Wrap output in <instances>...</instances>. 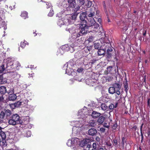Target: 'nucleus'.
<instances>
[{
	"label": "nucleus",
	"instance_id": "nucleus-1",
	"mask_svg": "<svg viewBox=\"0 0 150 150\" xmlns=\"http://www.w3.org/2000/svg\"><path fill=\"white\" fill-rule=\"evenodd\" d=\"M8 123L9 125H15L18 124L23 125L24 123L20 119L19 115L17 114H13L9 120Z\"/></svg>",
	"mask_w": 150,
	"mask_h": 150
},
{
	"label": "nucleus",
	"instance_id": "nucleus-2",
	"mask_svg": "<svg viewBox=\"0 0 150 150\" xmlns=\"http://www.w3.org/2000/svg\"><path fill=\"white\" fill-rule=\"evenodd\" d=\"M88 22H87L86 25L88 27H92V28L93 31L96 32L98 31V28L99 25L98 24L96 23V21L93 18H90L89 19L88 18Z\"/></svg>",
	"mask_w": 150,
	"mask_h": 150
},
{
	"label": "nucleus",
	"instance_id": "nucleus-3",
	"mask_svg": "<svg viewBox=\"0 0 150 150\" xmlns=\"http://www.w3.org/2000/svg\"><path fill=\"white\" fill-rule=\"evenodd\" d=\"M67 5L66 7H68L69 10L71 8H73L74 11L76 12L79 10L80 7L79 6L76 5L75 0H67Z\"/></svg>",
	"mask_w": 150,
	"mask_h": 150
},
{
	"label": "nucleus",
	"instance_id": "nucleus-4",
	"mask_svg": "<svg viewBox=\"0 0 150 150\" xmlns=\"http://www.w3.org/2000/svg\"><path fill=\"white\" fill-rule=\"evenodd\" d=\"M87 22L84 21L83 23L79 24L80 29H78L81 35L86 34L87 32V29L88 27L86 25Z\"/></svg>",
	"mask_w": 150,
	"mask_h": 150
},
{
	"label": "nucleus",
	"instance_id": "nucleus-5",
	"mask_svg": "<svg viewBox=\"0 0 150 150\" xmlns=\"http://www.w3.org/2000/svg\"><path fill=\"white\" fill-rule=\"evenodd\" d=\"M12 114L11 111L8 109H4V111H1L0 113V118L1 119H6L9 117Z\"/></svg>",
	"mask_w": 150,
	"mask_h": 150
},
{
	"label": "nucleus",
	"instance_id": "nucleus-6",
	"mask_svg": "<svg viewBox=\"0 0 150 150\" xmlns=\"http://www.w3.org/2000/svg\"><path fill=\"white\" fill-rule=\"evenodd\" d=\"M70 20L67 18H61L59 19L57 22V24L61 26L63 25H68L70 23Z\"/></svg>",
	"mask_w": 150,
	"mask_h": 150
},
{
	"label": "nucleus",
	"instance_id": "nucleus-7",
	"mask_svg": "<svg viewBox=\"0 0 150 150\" xmlns=\"http://www.w3.org/2000/svg\"><path fill=\"white\" fill-rule=\"evenodd\" d=\"M12 93H10L11 92L10 91H8L7 93L9 94V96L8 97V100L10 101H13L15 100L17 98V97L16 95L14 94V90L12 89L11 90Z\"/></svg>",
	"mask_w": 150,
	"mask_h": 150
},
{
	"label": "nucleus",
	"instance_id": "nucleus-8",
	"mask_svg": "<svg viewBox=\"0 0 150 150\" xmlns=\"http://www.w3.org/2000/svg\"><path fill=\"white\" fill-rule=\"evenodd\" d=\"M96 12V13H97V11L95 7L90 8L87 12L88 17L90 18H92L95 16Z\"/></svg>",
	"mask_w": 150,
	"mask_h": 150
},
{
	"label": "nucleus",
	"instance_id": "nucleus-9",
	"mask_svg": "<svg viewBox=\"0 0 150 150\" xmlns=\"http://www.w3.org/2000/svg\"><path fill=\"white\" fill-rule=\"evenodd\" d=\"M104 44L102 46V48H104L106 50L108 48L110 47L111 45L110 43V41L108 38H105L104 40Z\"/></svg>",
	"mask_w": 150,
	"mask_h": 150
},
{
	"label": "nucleus",
	"instance_id": "nucleus-10",
	"mask_svg": "<svg viewBox=\"0 0 150 150\" xmlns=\"http://www.w3.org/2000/svg\"><path fill=\"white\" fill-rule=\"evenodd\" d=\"M87 13L86 12H82L81 13L79 16V18L81 21L80 23H83L84 21L87 22L85 19L87 18Z\"/></svg>",
	"mask_w": 150,
	"mask_h": 150
},
{
	"label": "nucleus",
	"instance_id": "nucleus-11",
	"mask_svg": "<svg viewBox=\"0 0 150 150\" xmlns=\"http://www.w3.org/2000/svg\"><path fill=\"white\" fill-rule=\"evenodd\" d=\"M97 133L96 130L94 128H91L89 129L88 131V134L92 137L96 136Z\"/></svg>",
	"mask_w": 150,
	"mask_h": 150
},
{
	"label": "nucleus",
	"instance_id": "nucleus-12",
	"mask_svg": "<svg viewBox=\"0 0 150 150\" xmlns=\"http://www.w3.org/2000/svg\"><path fill=\"white\" fill-rule=\"evenodd\" d=\"M81 35L79 31V30L78 29H75L74 32H73L72 34V37L73 38L75 39L77 37H79Z\"/></svg>",
	"mask_w": 150,
	"mask_h": 150
},
{
	"label": "nucleus",
	"instance_id": "nucleus-13",
	"mask_svg": "<svg viewBox=\"0 0 150 150\" xmlns=\"http://www.w3.org/2000/svg\"><path fill=\"white\" fill-rule=\"evenodd\" d=\"M58 6L59 7L61 6H63L64 8H65L67 11H69L68 7H66L65 5H67V3L66 2L65 0H61L59 1L57 3Z\"/></svg>",
	"mask_w": 150,
	"mask_h": 150
},
{
	"label": "nucleus",
	"instance_id": "nucleus-14",
	"mask_svg": "<svg viewBox=\"0 0 150 150\" xmlns=\"http://www.w3.org/2000/svg\"><path fill=\"white\" fill-rule=\"evenodd\" d=\"M67 45H63L61 49L58 50V52H60L61 54H62L64 51H68L69 50V48L67 47Z\"/></svg>",
	"mask_w": 150,
	"mask_h": 150
},
{
	"label": "nucleus",
	"instance_id": "nucleus-15",
	"mask_svg": "<svg viewBox=\"0 0 150 150\" xmlns=\"http://www.w3.org/2000/svg\"><path fill=\"white\" fill-rule=\"evenodd\" d=\"M90 142V140L89 139H84L80 143V145L81 146H86V145L88 144Z\"/></svg>",
	"mask_w": 150,
	"mask_h": 150
},
{
	"label": "nucleus",
	"instance_id": "nucleus-16",
	"mask_svg": "<svg viewBox=\"0 0 150 150\" xmlns=\"http://www.w3.org/2000/svg\"><path fill=\"white\" fill-rule=\"evenodd\" d=\"M14 66H6V69L7 72H14L16 71Z\"/></svg>",
	"mask_w": 150,
	"mask_h": 150
},
{
	"label": "nucleus",
	"instance_id": "nucleus-17",
	"mask_svg": "<svg viewBox=\"0 0 150 150\" xmlns=\"http://www.w3.org/2000/svg\"><path fill=\"white\" fill-rule=\"evenodd\" d=\"M120 140V138L119 139L117 137H115L112 141V142L113 146L115 147L118 146H119L118 141Z\"/></svg>",
	"mask_w": 150,
	"mask_h": 150
},
{
	"label": "nucleus",
	"instance_id": "nucleus-18",
	"mask_svg": "<svg viewBox=\"0 0 150 150\" xmlns=\"http://www.w3.org/2000/svg\"><path fill=\"white\" fill-rule=\"evenodd\" d=\"M7 92L6 87L3 86L0 87V93L1 95H4Z\"/></svg>",
	"mask_w": 150,
	"mask_h": 150
},
{
	"label": "nucleus",
	"instance_id": "nucleus-19",
	"mask_svg": "<svg viewBox=\"0 0 150 150\" xmlns=\"http://www.w3.org/2000/svg\"><path fill=\"white\" fill-rule=\"evenodd\" d=\"M86 83L90 86H93L96 85V83L91 79H86Z\"/></svg>",
	"mask_w": 150,
	"mask_h": 150
},
{
	"label": "nucleus",
	"instance_id": "nucleus-20",
	"mask_svg": "<svg viewBox=\"0 0 150 150\" xmlns=\"http://www.w3.org/2000/svg\"><path fill=\"white\" fill-rule=\"evenodd\" d=\"M77 16V14H74L71 16V17L70 19H68L70 20L69 21L70 23H69V24H72L74 23V21L76 19Z\"/></svg>",
	"mask_w": 150,
	"mask_h": 150
},
{
	"label": "nucleus",
	"instance_id": "nucleus-21",
	"mask_svg": "<svg viewBox=\"0 0 150 150\" xmlns=\"http://www.w3.org/2000/svg\"><path fill=\"white\" fill-rule=\"evenodd\" d=\"M100 115V114L96 111H93L91 115L93 117L96 118L99 117Z\"/></svg>",
	"mask_w": 150,
	"mask_h": 150
},
{
	"label": "nucleus",
	"instance_id": "nucleus-22",
	"mask_svg": "<svg viewBox=\"0 0 150 150\" xmlns=\"http://www.w3.org/2000/svg\"><path fill=\"white\" fill-rule=\"evenodd\" d=\"M105 117L103 116L99 117L97 120V122L99 124H102L104 121Z\"/></svg>",
	"mask_w": 150,
	"mask_h": 150
},
{
	"label": "nucleus",
	"instance_id": "nucleus-23",
	"mask_svg": "<svg viewBox=\"0 0 150 150\" xmlns=\"http://www.w3.org/2000/svg\"><path fill=\"white\" fill-rule=\"evenodd\" d=\"M73 70L72 68L70 67L69 66H67L66 72L69 75L71 74Z\"/></svg>",
	"mask_w": 150,
	"mask_h": 150
},
{
	"label": "nucleus",
	"instance_id": "nucleus-24",
	"mask_svg": "<svg viewBox=\"0 0 150 150\" xmlns=\"http://www.w3.org/2000/svg\"><path fill=\"white\" fill-rule=\"evenodd\" d=\"M97 122L95 120L90 121L88 123V126L95 127L97 125Z\"/></svg>",
	"mask_w": 150,
	"mask_h": 150
},
{
	"label": "nucleus",
	"instance_id": "nucleus-25",
	"mask_svg": "<svg viewBox=\"0 0 150 150\" xmlns=\"http://www.w3.org/2000/svg\"><path fill=\"white\" fill-rule=\"evenodd\" d=\"M112 86L115 90H120L121 88V86L119 83H115Z\"/></svg>",
	"mask_w": 150,
	"mask_h": 150
},
{
	"label": "nucleus",
	"instance_id": "nucleus-26",
	"mask_svg": "<svg viewBox=\"0 0 150 150\" xmlns=\"http://www.w3.org/2000/svg\"><path fill=\"white\" fill-rule=\"evenodd\" d=\"M106 50L103 48V49H99L98 50V52L99 55H103L105 53Z\"/></svg>",
	"mask_w": 150,
	"mask_h": 150
},
{
	"label": "nucleus",
	"instance_id": "nucleus-27",
	"mask_svg": "<svg viewBox=\"0 0 150 150\" xmlns=\"http://www.w3.org/2000/svg\"><path fill=\"white\" fill-rule=\"evenodd\" d=\"M74 65H76V64H75V62H74L73 60L71 59L68 62H67L65 64V65H67V66H74Z\"/></svg>",
	"mask_w": 150,
	"mask_h": 150
},
{
	"label": "nucleus",
	"instance_id": "nucleus-28",
	"mask_svg": "<svg viewBox=\"0 0 150 150\" xmlns=\"http://www.w3.org/2000/svg\"><path fill=\"white\" fill-rule=\"evenodd\" d=\"M123 86L125 88V90L126 93H127L129 89L128 83L127 81L125 82H124L123 84Z\"/></svg>",
	"mask_w": 150,
	"mask_h": 150
},
{
	"label": "nucleus",
	"instance_id": "nucleus-29",
	"mask_svg": "<svg viewBox=\"0 0 150 150\" xmlns=\"http://www.w3.org/2000/svg\"><path fill=\"white\" fill-rule=\"evenodd\" d=\"M109 92L110 93L113 94L116 92V90L114 88L112 87H110L109 88L108 90Z\"/></svg>",
	"mask_w": 150,
	"mask_h": 150
},
{
	"label": "nucleus",
	"instance_id": "nucleus-30",
	"mask_svg": "<svg viewBox=\"0 0 150 150\" xmlns=\"http://www.w3.org/2000/svg\"><path fill=\"white\" fill-rule=\"evenodd\" d=\"M115 66H108L107 68V69L105 70V74H108V73L111 74V69H112V67H115Z\"/></svg>",
	"mask_w": 150,
	"mask_h": 150
},
{
	"label": "nucleus",
	"instance_id": "nucleus-31",
	"mask_svg": "<svg viewBox=\"0 0 150 150\" xmlns=\"http://www.w3.org/2000/svg\"><path fill=\"white\" fill-rule=\"evenodd\" d=\"M7 145V142H6V139H2L0 145L2 146L5 147Z\"/></svg>",
	"mask_w": 150,
	"mask_h": 150
},
{
	"label": "nucleus",
	"instance_id": "nucleus-32",
	"mask_svg": "<svg viewBox=\"0 0 150 150\" xmlns=\"http://www.w3.org/2000/svg\"><path fill=\"white\" fill-rule=\"evenodd\" d=\"M98 61L97 60H91L90 61V62L89 63L90 65H95L98 66V64L97 62Z\"/></svg>",
	"mask_w": 150,
	"mask_h": 150
},
{
	"label": "nucleus",
	"instance_id": "nucleus-33",
	"mask_svg": "<svg viewBox=\"0 0 150 150\" xmlns=\"http://www.w3.org/2000/svg\"><path fill=\"white\" fill-rule=\"evenodd\" d=\"M22 102L20 100L17 101L14 104V106L15 107H18L20 105H22Z\"/></svg>",
	"mask_w": 150,
	"mask_h": 150
},
{
	"label": "nucleus",
	"instance_id": "nucleus-34",
	"mask_svg": "<svg viewBox=\"0 0 150 150\" xmlns=\"http://www.w3.org/2000/svg\"><path fill=\"white\" fill-rule=\"evenodd\" d=\"M0 135L2 138V139H6V134L2 130H1L0 132Z\"/></svg>",
	"mask_w": 150,
	"mask_h": 150
},
{
	"label": "nucleus",
	"instance_id": "nucleus-35",
	"mask_svg": "<svg viewBox=\"0 0 150 150\" xmlns=\"http://www.w3.org/2000/svg\"><path fill=\"white\" fill-rule=\"evenodd\" d=\"M77 3L80 6L84 5L85 3L86 0H77Z\"/></svg>",
	"mask_w": 150,
	"mask_h": 150
},
{
	"label": "nucleus",
	"instance_id": "nucleus-36",
	"mask_svg": "<svg viewBox=\"0 0 150 150\" xmlns=\"http://www.w3.org/2000/svg\"><path fill=\"white\" fill-rule=\"evenodd\" d=\"M100 107L101 109L104 111L106 110L108 108L106 105L105 103L102 104L101 105Z\"/></svg>",
	"mask_w": 150,
	"mask_h": 150
},
{
	"label": "nucleus",
	"instance_id": "nucleus-37",
	"mask_svg": "<svg viewBox=\"0 0 150 150\" xmlns=\"http://www.w3.org/2000/svg\"><path fill=\"white\" fill-rule=\"evenodd\" d=\"M21 16L25 19L28 17V13L25 11H23L22 13Z\"/></svg>",
	"mask_w": 150,
	"mask_h": 150
},
{
	"label": "nucleus",
	"instance_id": "nucleus-38",
	"mask_svg": "<svg viewBox=\"0 0 150 150\" xmlns=\"http://www.w3.org/2000/svg\"><path fill=\"white\" fill-rule=\"evenodd\" d=\"M31 134L30 131L28 130L26 131V133L24 135V136L26 137H30Z\"/></svg>",
	"mask_w": 150,
	"mask_h": 150
},
{
	"label": "nucleus",
	"instance_id": "nucleus-39",
	"mask_svg": "<svg viewBox=\"0 0 150 150\" xmlns=\"http://www.w3.org/2000/svg\"><path fill=\"white\" fill-rule=\"evenodd\" d=\"M112 69H111V74H116V67H112Z\"/></svg>",
	"mask_w": 150,
	"mask_h": 150
},
{
	"label": "nucleus",
	"instance_id": "nucleus-40",
	"mask_svg": "<svg viewBox=\"0 0 150 150\" xmlns=\"http://www.w3.org/2000/svg\"><path fill=\"white\" fill-rule=\"evenodd\" d=\"M4 71H6V68L4 67V66H0V74L4 73Z\"/></svg>",
	"mask_w": 150,
	"mask_h": 150
},
{
	"label": "nucleus",
	"instance_id": "nucleus-41",
	"mask_svg": "<svg viewBox=\"0 0 150 150\" xmlns=\"http://www.w3.org/2000/svg\"><path fill=\"white\" fill-rule=\"evenodd\" d=\"M115 108L114 105L112 103H111L110 104L109 106V108L111 111H112L113 109Z\"/></svg>",
	"mask_w": 150,
	"mask_h": 150
},
{
	"label": "nucleus",
	"instance_id": "nucleus-42",
	"mask_svg": "<svg viewBox=\"0 0 150 150\" xmlns=\"http://www.w3.org/2000/svg\"><path fill=\"white\" fill-rule=\"evenodd\" d=\"M26 42H21V47L22 48H24L27 44Z\"/></svg>",
	"mask_w": 150,
	"mask_h": 150
},
{
	"label": "nucleus",
	"instance_id": "nucleus-43",
	"mask_svg": "<svg viewBox=\"0 0 150 150\" xmlns=\"http://www.w3.org/2000/svg\"><path fill=\"white\" fill-rule=\"evenodd\" d=\"M100 45L98 43H95L94 44V47L96 49H98L100 47Z\"/></svg>",
	"mask_w": 150,
	"mask_h": 150
},
{
	"label": "nucleus",
	"instance_id": "nucleus-44",
	"mask_svg": "<svg viewBox=\"0 0 150 150\" xmlns=\"http://www.w3.org/2000/svg\"><path fill=\"white\" fill-rule=\"evenodd\" d=\"M54 14V11L52 9H51L50 12L48 14V16H52Z\"/></svg>",
	"mask_w": 150,
	"mask_h": 150
},
{
	"label": "nucleus",
	"instance_id": "nucleus-45",
	"mask_svg": "<svg viewBox=\"0 0 150 150\" xmlns=\"http://www.w3.org/2000/svg\"><path fill=\"white\" fill-rule=\"evenodd\" d=\"M84 70V69L83 68L81 67H80L77 69V71L79 73H82V72Z\"/></svg>",
	"mask_w": 150,
	"mask_h": 150
},
{
	"label": "nucleus",
	"instance_id": "nucleus-46",
	"mask_svg": "<svg viewBox=\"0 0 150 150\" xmlns=\"http://www.w3.org/2000/svg\"><path fill=\"white\" fill-rule=\"evenodd\" d=\"M75 30L73 28H67L66 29V30L67 31H68L70 33H72V32H73V31Z\"/></svg>",
	"mask_w": 150,
	"mask_h": 150
},
{
	"label": "nucleus",
	"instance_id": "nucleus-47",
	"mask_svg": "<svg viewBox=\"0 0 150 150\" xmlns=\"http://www.w3.org/2000/svg\"><path fill=\"white\" fill-rule=\"evenodd\" d=\"M126 140L125 137H123L122 138V141L121 144L122 145H125V142H126Z\"/></svg>",
	"mask_w": 150,
	"mask_h": 150
},
{
	"label": "nucleus",
	"instance_id": "nucleus-48",
	"mask_svg": "<svg viewBox=\"0 0 150 150\" xmlns=\"http://www.w3.org/2000/svg\"><path fill=\"white\" fill-rule=\"evenodd\" d=\"M117 126L118 125L116 122L113 124V125H112V128L113 129H115Z\"/></svg>",
	"mask_w": 150,
	"mask_h": 150
},
{
	"label": "nucleus",
	"instance_id": "nucleus-49",
	"mask_svg": "<svg viewBox=\"0 0 150 150\" xmlns=\"http://www.w3.org/2000/svg\"><path fill=\"white\" fill-rule=\"evenodd\" d=\"M93 148V149H92V150H96V148L97 147L96 144V143H93L92 145Z\"/></svg>",
	"mask_w": 150,
	"mask_h": 150
},
{
	"label": "nucleus",
	"instance_id": "nucleus-50",
	"mask_svg": "<svg viewBox=\"0 0 150 150\" xmlns=\"http://www.w3.org/2000/svg\"><path fill=\"white\" fill-rule=\"evenodd\" d=\"M44 4L47 6L46 7L47 8L50 7L51 6V4L49 3L48 2H45Z\"/></svg>",
	"mask_w": 150,
	"mask_h": 150
},
{
	"label": "nucleus",
	"instance_id": "nucleus-51",
	"mask_svg": "<svg viewBox=\"0 0 150 150\" xmlns=\"http://www.w3.org/2000/svg\"><path fill=\"white\" fill-rule=\"evenodd\" d=\"M103 126L104 127L109 128L110 127L109 125V124H107V123L105 122L103 125Z\"/></svg>",
	"mask_w": 150,
	"mask_h": 150
},
{
	"label": "nucleus",
	"instance_id": "nucleus-52",
	"mask_svg": "<svg viewBox=\"0 0 150 150\" xmlns=\"http://www.w3.org/2000/svg\"><path fill=\"white\" fill-rule=\"evenodd\" d=\"M1 96H0V103L3 102L4 101V98L3 95H1Z\"/></svg>",
	"mask_w": 150,
	"mask_h": 150
},
{
	"label": "nucleus",
	"instance_id": "nucleus-53",
	"mask_svg": "<svg viewBox=\"0 0 150 150\" xmlns=\"http://www.w3.org/2000/svg\"><path fill=\"white\" fill-rule=\"evenodd\" d=\"M105 129L103 127H101L100 129V131L102 133L105 132Z\"/></svg>",
	"mask_w": 150,
	"mask_h": 150
},
{
	"label": "nucleus",
	"instance_id": "nucleus-54",
	"mask_svg": "<svg viewBox=\"0 0 150 150\" xmlns=\"http://www.w3.org/2000/svg\"><path fill=\"white\" fill-rule=\"evenodd\" d=\"M79 52H77L76 53H75L74 55L75 57L77 58H80V57L79 56Z\"/></svg>",
	"mask_w": 150,
	"mask_h": 150
},
{
	"label": "nucleus",
	"instance_id": "nucleus-55",
	"mask_svg": "<svg viewBox=\"0 0 150 150\" xmlns=\"http://www.w3.org/2000/svg\"><path fill=\"white\" fill-rule=\"evenodd\" d=\"M146 133L147 134V136L148 137H150V128H149L148 129Z\"/></svg>",
	"mask_w": 150,
	"mask_h": 150
},
{
	"label": "nucleus",
	"instance_id": "nucleus-56",
	"mask_svg": "<svg viewBox=\"0 0 150 150\" xmlns=\"http://www.w3.org/2000/svg\"><path fill=\"white\" fill-rule=\"evenodd\" d=\"M112 47H110L108 48L107 49V52L108 53V52H112Z\"/></svg>",
	"mask_w": 150,
	"mask_h": 150
},
{
	"label": "nucleus",
	"instance_id": "nucleus-57",
	"mask_svg": "<svg viewBox=\"0 0 150 150\" xmlns=\"http://www.w3.org/2000/svg\"><path fill=\"white\" fill-rule=\"evenodd\" d=\"M106 144L107 146L109 147H111L112 145L111 143L110 142H107Z\"/></svg>",
	"mask_w": 150,
	"mask_h": 150
},
{
	"label": "nucleus",
	"instance_id": "nucleus-58",
	"mask_svg": "<svg viewBox=\"0 0 150 150\" xmlns=\"http://www.w3.org/2000/svg\"><path fill=\"white\" fill-rule=\"evenodd\" d=\"M93 37L92 36H91L90 37L88 38V40L89 41L91 42L93 41Z\"/></svg>",
	"mask_w": 150,
	"mask_h": 150
},
{
	"label": "nucleus",
	"instance_id": "nucleus-59",
	"mask_svg": "<svg viewBox=\"0 0 150 150\" xmlns=\"http://www.w3.org/2000/svg\"><path fill=\"white\" fill-rule=\"evenodd\" d=\"M113 79V78L111 76H108L107 78V80H108V81H111Z\"/></svg>",
	"mask_w": 150,
	"mask_h": 150
},
{
	"label": "nucleus",
	"instance_id": "nucleus-60",
	"mask_svg": "<svg viewBox=\"0 0 150 150\" xmlns=\"http://www.w3.org/2000/svg\"><path fill=\"white\" fill-rule=\"evenodd\" d=\"M86 148H88L89 149L90 148H91V146L90 144H89L86 145Z\"/></svg>",
	"mask_w": 150,
	"mask_h": 150
},
{
	"label": "nucleus",
	"instance_id": "nucleus-61",
	"mask_svg": "<svg viewBox=\"0 0 150 150\" xmlns=\"http://www.w3.org/2000/svg\"><path fill=\"white\" fill-rule=\"evenodd\" d=\"M150 98H148L147 100V106L150 107Z\"/></svg>",
	"mask_w": 150,
	"mask_h": 150
},
{
	"label": "nucleus",
	"instance_id": "nucleus-62",
	"mask_svg": "<svg viewBox=\"0 0 150 150\" xmlns=\"http://www.w3.org/2000/svg\"><path fill=\"white\" fill-rule=\"evenodd\" d=\"M137 128V127L136 126H134L132 128V129L133 130H134V131H136Z\"/></svg>",
	"mask_w": 150,
	"mask_h": 150
},
{
	"label": "nucleus",
	"instance_id": "nucleus-63",
	"mask_svg": "<svg viewBox=\"0 0 150 150\" xmlns=\"http://www.w3.org/2000/svg\"><path fill=\"white\" fill-rule=\"evenodd\" d=\"M120 90H116V93L117 94V95H120Z\"/></svg>",
	"mask_w": 150,
	"mask_h": 150
},
{
	"label": "nucleus",
	"instance_id": "nucleus-64",
	"mask_svg": "<svg viewBox=\"0 0 150 150\" xmlns=\"http://www.w3.org/2000/svg\"><path fill=\"white\" fill-rule=\"evenodd\" d=\"M3 76L2 74L0 75V80H1L2 81V80H3Z\"/></svg>",
	"mask_w": 150,
	"mask_h": 150
}]
</instances>
